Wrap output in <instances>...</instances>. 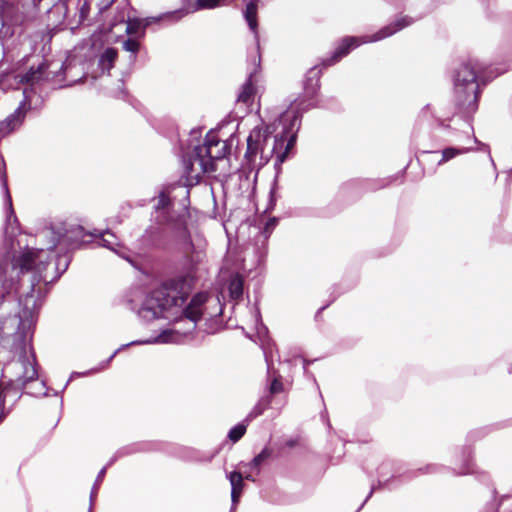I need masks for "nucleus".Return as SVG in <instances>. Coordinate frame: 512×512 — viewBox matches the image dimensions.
Returning a JSON list of instances; mask_svg holds the SVG:
<instances>
[{"mask_svg": "<svg viewBox=\"0 0 512 512\" xmlns=\"http://www.w3.org/2000/svg\"><path fill=\"white\" fill-rule=\"evenodd\" d=\"M410 24L411 20L408 17H403L397 20L395 23L384 27L383 29H381L372 36H365L361 39L356 37L345 38L341 45L338 47V49L335 51L332 57V62H337L343 56L347 55L350 49L357 47L361 43L376 42L382 40L386 37L393 35L397 31L403 29L404 27Z\"/></svg>", "mask_w": 512, "mask_h": 512, "instance_id": "nucleus-3", "label": "nucleus"}, {"mask_svg": "<svg viewBox=\"0 0 512 512\" xmlns=\"http://www.w3.org/2000/svg\"><path fill=\"white\" fill-rule=\"evenodd\" d=\"M229 293L233 299H238L243 293V280L239 276H235L229 283Z\"/></svg>", "mask_w": 512, "mask_h": 512, "instance_id": "nucleus-13", "label": "nucleus"}, {"mask_svg": "<svg viewBox=\"0 0 512 512\" xmlns=\"http://www.w3.org/2000/svg\"><path fill=\"white\" fill-rule=\"evenodd\" d=\"M22 22V16L12 7L0 12V40L8 39L14 35V27Z\"/></svg>", "mask_w": 512, "mask_h": 512, "instance_id": "nucleus-5", "label": "nucleus"}, {"mask_svg": "<svg viewBox=\"0 0 512 512\" xmlns=\"http://www.w3.org/2000/svg\"><path fill=\"white\" fill-rule=\"evenodd\" d=\"M218 141L220 142V144H224V145L226 146V144H225L224 142H222V141H220V140H218ZM220 148H221V145H219V146H218V147H216V148H215V147H213V148H212V151H213L214 153H216Z\"/></svg>", "mask_w": 512, "mask_h": 512, "instance_id": "nucleus-27", "label": "nucleus"}, {"mask_svg": "<svg viewBox=\"0 0 512 512\" xmlns=\"http://www.w3.org/2000/svg\"><path fill=\"white\" fill-rule=\"evenodd\" d=\"M170 332L168 331H165L163 332L161 335L158 336V338L156 339L157 342H162V343H166V342H169L170 341Z\"/></svg>", "mask_w": 512, "mask_h": 512, "instance_id": "nucleus-25", "label": "nucleus"}, {"mask_svg": "<svg viewBox=\"0 0 512 512\" xmlns=\"http://www.w3.org/2000/svg\"><path fill=\"white\" fill-rule=\"evenodd\" d=\"M476 66L472 64L462 65L455 77V92L462 101H476L478 83Z\"/></svg>", "mask_w": 512, "mask_h": 512, "instance_id": "nucleus-4", "label": "nucleus"}, {"mask_svg": "<svg viewBox=\"0 0 512 512\" xmlns=\"http://www.w3.org/2000/svg\"><path fill=\"white\" fill-rule=\"evenodd\" d=\"M2 181H3V187H4L5 191H6V196H7L9 210H10V213L12 214L13 213V211H12V203H11L10 195L8 193V188H7V183H6L5 177H3Z\"/></svg>", "mask_w": 512, "mask_h": 512, "instance_id": "nucleus-24", "label": "nucleus"}, {"mask_svg": "<svg viewBox=\"0 0 512 512\" xmlns=\"http://www.w3.org/2000/svg\"><path fill=\"white\" fill-rule=\"evenodd\" d=\"M461 153V151H458L454 148H447L442 153V159L439 161V164H442L450 159H452L457 154Z\"/></svg>", "mask_w": 512, "mask_h": 512, "instance_id": "nucleus-20", "label": "nucleus"}, {"mask_svg": "<svg viewBox=\"0 0 512 512\" xmlns=\"http://www.w3.org/2000/svg\"><path fill=\"white\" fill-rule=\"evenodd\" d=\"M256 11L257 7L254 2H250L247 4L244 15L248 22V25L252 31L256 30L257 22H256Z\"/></svg>", "mask_w": 512, "mask_h": 512, "instance_id": "nucleus-14", "label": "nucleus"}, {"mask_svg": "<svg viewBox=\"0 0 512 512\" xmlns=\"http://www.w3.org/2000/svg\"><path fill=\"white\" fill-rule=\"evenodd\" d=\"M123 47L126 51L135 53L139 49V43L134 39H128L124 42Z\"/></svg>", "mask_w": 512, "mask_h": 512, "instance_id": "nucleus-22", "label": "nucleus"}, {"mask_svg": "<svg viewBox=\"0 0 512 512\" xmlns=\"http://www.w3.org/2000/svg\"><path fill=\"white\" fill-rule=\"evenodd\" d=\"M176 307H173L171 310H169L168 312L166 311L164 314H165V318H168L170 315H173V312H171L173 309H175Z\"/></svg>", "mask_w": 512, "mask_h": 512, "instance_id": "nucleus-28", "label": "nucleus"}, {"mask_svg": "<svg viewBox=\"0 0 512 512\" xmlns=\"http://www.w3.org/2000/svg\"><path fill=\"white\" fill-rule=\"evenodd\" d=\"M290 116V112L287 111L284 113V115L282 116L284 119H287L288 117Z\"/></svg>", "mask_w": 512, "mask_h": 512, "instance_id": "nucleus-29", "label": "nucleus"}, {"mask_svg": "<svg viewBox=\"0 0 512 512\" xmlns=\"http://www.w3.org/2000/svg\"><path fill=\"white\" fill-rule=\"evenodd\" d=\"M281 390V383L278 382L277 380L273 381L272 385H271V391L273 393H276V392H279Z\"/></svg>", "mask_w": 512, "mask_h": 512, "instance_id": "nucleus-26", "label": "nucleus"}, {"mask_svg": "<svg viewBox=\"0 0 512 512\" xmlns=\"http://www.w3.org/2000/svg\"><path fill=\"white\" fill-rule=\"evenodd\" d=\"M180 285L179 281H171L152 291L139 311L140 316L150 321L165 316L173 307H182L186 297Z\"/></svg>", "mask_w": 512, "mask_h": 512, "instance_id": "nucleus-1", "label": "nucleus"}, {"mask_svg": "<svg viewBox=\"0 0 512 512\" xmlns=\"http://www.w3.org/2000/svg\"><path fill=\"white\" fill-rule=\"evenodd\" d=\"M220 142L215 139H207L201 146H197L192 155L184 159V169L190 182H198L203 174L215 170V160L223 158L227 153V146L221 144V148L214 153L213 147H218Z\"/></svg>", "mask_w": 512, "mask_h": 512, "instance_id": "nucleus-2", "label": "nucleus"}, {"mask_svg": "<svg viewBox=\"0 0 512 512\" xmlns=\"http://www.w3.org/2000/svg\"><path fill=\"white\" fill-rule=\"evenodd\" d=\"M228 479L232 487L231 498L233 503L236 504L241 496L244 487L243 476L239 472H231L230 474H228Z\"/></svg>", "mask_w": 512, "mask_h": 512, "instance_id": "nucleus-10", "label": "nucleus"}, {"mask_svg": "<svg viewBox=\"0 0 512 512\" xmlns=\"http://www.w3.org/2000/svg\"><path fill=\"white\" fill-rule=\"evenodd\" d=\"M267 142V135L261 129L255 128L247 139L246 156L252 159L257 153L262 151L263 144Z\"/></svg>", "mask_w": 512, "mask_h": 512, "instance_id": "nucleus-6", "label": "nucleus"}, {"mask_svg": "<svg viewBox=\"0 0 512 512\" xmlns=\"http://www.w3.org/2000/svg\"><path fill=\"white\" fill-rule=\"evenodd\" d=\"M47 63L42 62L37 66V68L31 67L29 72H27L24 75H19L21 83H27V84H34L39 82L40 80L46 78V69H47Z\"/></svg>", "mask_w": 512, "mask_h": 512, "instance_id": "nucleus-8", "label": "nucleus"}, {"mask_svg": "<svg viewBox=\"0 0 512 512\" xmlns=\"http://www.w3.org/2000/svg\"><path fill=\"white\" fill-rule=\"evenodd\" d=\"M116 58L117 51L115 49L108 48L107 50H105V52L102 54L100 58V65L102 66V69L109 71L112 68Z\"/></svg>", "mask_w": 512, "mask_h": 512, "instance_id": "nucleus-12", "label": "nucleus"}, {"mask_svg": "<svg viewBox=\"0 0 512 512\" xmlns=\"http://www.w3.org/2000/svg\"><path fill=\"white\" fill-rule=\"evenodd\" d=\"M103 474H104V470H102V471L100 472L99 477H102V476H103Z\"/></svg>", "mask_w": 512, "mask_h": 512, "instance_id": "nucleus-30", "label": "nucleus"}, {"mask_svg": "<svg viewBox=\"0 0 512 512\" xmlns=\"http://www.w3.org/2000/svg\"><path fill=\"white\" fill-rule=\"evenodd\" d=\"M270 456V451L268 449H264L259 453L251 462V466L258 467L262 462H264Z\"/></svg>", "mask_w": 512, "mask_h": 512, "instance_id": "nucleus-19", "label": "nucleus"}, {"mask_svg": "<svg viewBox=\"0 0 512 512\" xmlns=\"http://www.w3.org/2000/svg\"><path fill=\"white\" fill-rule=\"evenodd\" d=\"M169 203V199L165 193H161L158 198L157 208H165Z\"/></svg>", "mask_w": 512, "mask_h": 512, "instance_id": "nucleus-23", "label": "nucleus"}, {"mask_svg": "<svg viewBox=\"0 0 512 512\" xmlns=\"http://www.w3.org/2000/svg\"><path fill=\"white\" fill-rule=\"evenodd\" d=\"M114 240H115V237L112 234L107 233L103 236L101 242H102L103 246H105L113 251H116V249L114 247L115 246Z\"/></svg>", "mask_w": 512, "mask_h": 512, "instance_id": "nucleus-21", "label": "nucleus"}, {"mask_svg": "<svg viewBox=\"0 0 512 512\" xmlns=\"http://www.w3.org/2000/svg\"><path fill=\"white\" fill-rule=\"evenodd\" d=\"M207 301V295L200 293L195 295L190 304L184 310L185 317L189 319L193 324L200 319L202 311L201 306Z\"/></svg>", "mask_w": 512, "mask_h": 512, "instance_id": "nucleus-7", "label": "nucleus"}, {"mask_svg": "<svg viewBox=\"0 0 512 512\" xmlns=\"http://www.w3.org/2000/svg\"><path fill=\"white\" fill-rule=\"evenodd\" d=\"M148 24V20L129 19L127 21L126 32L128 34H137L139 31L144 30Z\"/></svg>", "mask_w": 512, "mask_h": 512, "instance_id": "nucleus-15", "label": "nucleus"}, {"mask_svg": "<svg viewBox=\"0 0 512 512\" xmlns=\"http://www.w3.org/2000/svg\"><path fill=\"white\" fill-rule=\"evenodd\" d=\"M21 366L23 368L21 380L24 384L37 378L38 373L34 355H30L25 360L21 361Z\"/></svg>", "mask_w": 512, "mask_h": 512, "instance_id": "nucleus-9", "label": "nucleus"}, {"mask_svg": "<svg viewBox=\"0 0 512 512\" xmlns=\"http://www.w3.org/2000/svg\"><path fill=\"white\" fill-rule=\"evenodd\" d=\"M42 252V250H28L17 259L16 264L21 270H30Z\"/></svg>", "mask_w": 512, "mask_h": 512, "instance_id": "nucleus-11", "label": "nucleus"}, {"mask_svg": "<svg viewBox=\"0 0 512 512\" xmlns=\"http://www.w3.org/2000/svg\"><path fill=\"white\" fill-rule=\"evenodd\" d=\"M254 93V87L252 83L247 82L243 87L242 90L238 96V101H241L243 103H248L250 98L252 97Z\"/></svg>", "mask_w": 512, "mask_h": 512, "instance_id": "nucleus-16", "label": "nucleus"}, {"mask_svg": "<svg viewBox=\"0 0 512 512\" xmlns=\"http://www.w3.org/2000/svg\"><path fill=\"white\" fill-rule=\"evenodd\" d=\"M223 2H225V0H197V5L194 10L212 9Z\"/></svg>", "mask_w": 512, "mask_h": 512, "instance_id": "nucleus-17", "label": "nucleus"}, {"mask_svg": "<svg viewBox=\"0 0 512 512\" xmlns=\"http://www.w3.org/2000/svg\"><path fill=\"white\" fill-rule=\"evenodd\" d=\"M245 426L243 425H238L234 428H232L229 432V438L233 441V442H236L238 441L245 433Z\"/></svg>", "mask_w": 512, "mask_h": 512, "instance_id": "nucleus-18", "label": "nucleus"}, {"mask_svg": "<svg viewBox=\"0 0 512 512\" xmlns=\"http://www.w3.org/2000/svg\"><path fill=\"white\" fill-rule=\"evenodd\" d=\"M1 81H2V80L0 79V82H1Z\"/></svg>", "mask_w": 512, "mask_h": 512, "instance_id": "nucleus-31", "label": "nucleus"}]
</instances>
